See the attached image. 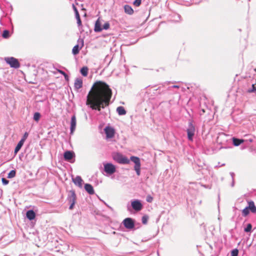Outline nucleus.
<instances>
[{"mask_svg": "<svg viewBox=\"0 0 256 256\" xmlns=\"http://www.w3.org/2000/svg\"><path fill=\"white\" fill-rule=\"evenodd\" d=\"M130 160L134 163V170L136 174L139 176L140 174V161L139 158L135 156H132L130 158Z\"/></svg>", "mask_w": 256, "mask_h": 256, "instance_id": "obj_5", "label": "nucleus"}, {"mask_svg": "<svg viewBox=\"0 0 256 256\" xmlns=\"http://www.w3.org/2000/svg\"><path fill=\"white\" fill-rule=\"evenodd\" d=\"M230 175L232 176V180H234V174L233 172H230Z\"/></svg>", "mask_w": 256, "mask_h": 256, "instance_id": "obj_44", "label": "nucleus"}, {"mask_svg": "<svg viewBox=\"0 0 256 256\" xmlns=\"http://www.w3.org/2000/svg\"><path fill=\"white\" fill-rule=\"evenodd\" d=\"M88 68L87 67H83L80 70V73L81 74L86 76L88 75Z\"/></svg>", "mask_w": 256, "mask_h": 256, "instance_id": "obj_26", "label": "nucleus"}, {"mask_svg": "<svg viewBox=\"0 0 256 256\" xmlns=\"http://www.w3.org/2000/svg\"><path fill=\"white\" fill-rule=\"evenodd\" d=\"M124 12L128 14H132L134 13V10L128 4H126L124 6Z\"/></svg>", "mask_w": 256, "mask_h": 256, "instance_id": "obj_22", "label": "nucleus"}, {"mask_svg": "<svg viewBox=\"0 0 256 256\" xmlns=\"http://www.w3.org/2000/svg\"><path fill=\"white\" fill-rule=\"evenodd\" d=\"M246 148V145H242V146H240V149L241 150H244V149H245V148Z\"/></svg>", "mask_w": 256, "mask_h": 256, "instance_id": "obj_45", "label": "nucleus"}, {"mask_svg": "<svg viewBox=\"0 0 256 256\" xmlns=\"http://www.w3.org/2000/svg\"><path fill=\"white\" fill-rule=\"evenodd\" d=\"M2 36L4 38H8L10 36V32L8 30H4Z\"/></svg>", "mask_w": 256, "mask_h": 256, "instance_id": "obj_31", "label": "nucleus"}, {"mask_svg": "<svg viewBox=\"0 0 256 256\" xmlns=\"http://www.w3.org/2000/svg\"><path fill=\"white\" fill-rule=\"evenodd\" d=\"M249 151L252 154L256 155V148L254 147V145H252L249 148Z\"/></svg>", "mask_w": 256, "mask_h": 256, "instance_id": "obj_30", "label": "nucleus"}, {"mask_svg": "<svg viewBox=\"0 0 256 256\" xmlns=\"http://www.w3.org/2000/svg\"><path fill=\"white\" fill-rule=\"evenodd\" d=\"M186 132L188 140L190 141H192L193 137L195 134L196 128L192 121L188 123V126L186 130Z\"/></svg>", "mask_w": 256, "mask_h": 256, "instance_id": "obj_6", "label": "nucleus"}, {"mask_svg": "<svg viewBox=\"0 0 256 256\" xmlns=\"http://www.w3.org/2000/svg\"><path fill=\"white\" fill-rule=\"evenodd\" d=\"M148 216H146V215L144 216L142 218V224H146L148 222Z\"/></svg>", "mask_w": 256, "mask_h": 256, "instance_id": "obj_35", "label": "nucleus"}, {"mask_svg": "<svg viewBox=\"0 0 256 256\" xmlns=\"http://www.w3.org/2000/svg\"><path fill=\"white\" fill-rule=\"evenodd\" d=\"M112 158L115 161L120 164H128L130 163V160L118 152L114 153L112 154Z\"/></svg>", "mask_w": 256, "mask_h": 256, "instance_id": "obj_3", "label": "nucleus"}, {"mask_svg": "<svg viewBox=\"0 0 256 256\" xmlns=\"http://www.w3.org/2000/svg\"><path fill=\"white\" fill-rule=\"evenodd\" d=\"M104 130L106 138H112L114 136V130L113 128L110 126H106Z\"/></svg>", "mask_w": 256, "mask_h": 256, "instance_id": "obj_12", "label": "nucleus"}, {"mask_svg": "<svg viewBox=\"0 0 256 256\" xmlns=\"http://www.w3.org/2000/svg\"><path fill=\"white\" fill-rule=\"evenodd\" d=\"M84 189L90 194H93L94 193V188L90 184H84Z\"/></svg>", "mask_w": 256, "mask_h": 256, "instance_id": "obj_17", "label": "nucleus"}, {"mask_svg": "<svg viewBox=\"0 0 256 256\" xmlns=\"http://www.w3.org/2000/svg\"><path fill=\"white\" fill-rule=\"evenodd\" d=\"M74 88L76 90H78L82 86V80L80 78H76L74 81Z\"/></svg>", "mask_w": 256, "mask_h": 256, "instance_id": "obj_18", "label": "nucleus"}, {"mask_svg": "<svg viewBox=\"0 0 256 256\" xmlns=\"http://www.w3.org/2000/svg\"><path fill=\"white\" fill-rule=\"evenodd\" d=\"M102 28L101 27L100 22L99 20V19H98L95 23L94 30L96 32H100L102 31Z\"/></svg>", "mask_w": 256, "mask_h": 256, "instance_id": "obj_19", "label": "nucleus"}, {"mask_svg": "<svg viewBox=\"0 0 256 256\" xmlns=\"http://www.w3.org/2000/svg\"><path fill=\"white\" fill-rule=\"evenodd\" d=\"M116 112L120 116L124 115L126 114V111L124 110V108L122 106H120L117 108Z\"/></svg>", "mask_w": 256, "mask_h": 256, "instance_id": "obj_24", "label": "nucleus"}, {"mask_svg": "<svg viewBox=\"0 0 256 256\" xmlns=\"http://www.w3.org/2000/svg\"><path fill=\"white\" fill-rule=\"evenodd\" d=\"M5 60L12 68H18L20 66L18 60L14 57L6 58H5Z\"/></svg>", "mask_w": 256, "mask_h": 256, "instance_id": "obj_7", "label": "nucleus"}, {"mask_svg": "<svg viewBox=\"0 0 256 256\" xmlns=\"http://www.w3.org/2000/svg\"><path fill=\"white\" fill-rule=\"evenodd\" d=\"M172 88H179V86H177V85H174L172 86Z\"/></svg>", "mask_w": 256, "mask_h": 256, "instance_id": "obj_48", "label": "nucleus"}, {"mask_svg": "<svg viewBox=\"0 0 256 256\" xmlns=\"http://www.w3.org/2000/svg\"><path fill=\"white\" fill-rule=\"evenodd\" d=\"M26 218L30 220H33L36 218V213L33 210H28L26 213Z\"/></svg>", "mask_w": 256, "mask_h": 256, "instance_id": "obj_16", "label": "nucleus"}, {"mask_svg": "<svg viewBox=\"0 0 256 256\" xmlns=\"http://www.w3.org/2000/svg\"><path fill=\"white\" fill-rule=\"evenodd\" d=\"M76 20H80V16L78 17V18H76Z\"/></svg>", "mask_w": 256, "mask_h": 256, "instance_id": "obj_51", "label": "nucleus"}, {"mask_svg": "<svg viewBox=\"0 0 256 256\" xmlns=\"http://www.w3.org/2000/svg\"><path fill=\"white\" fill-rule=\"evenodd\" d=\"M58 72L60 74H62L63 76H64L66 78H68V75L66 74V73L64 72L61 70H59Z\"/></svg>", "mask_w": 256, "mask_h": 256, "instance_id": "obj_41", "label": "nucleus"}, {"mask_svg": "<svg viewBox=\"0 0 256 256\" xmlns=\"http://www.w3.org/2000/svg\"><path fill=\"white\" fill-rule=\"evenodd\" d=\"M250 210L252 213L256 212V206L254 205V202L253 201H250L248 202V206H247Z\"/></svg>", "mask_w": 256, "mask_h": 256, "instance_id": "obj_21", "label": "nucleus"}, {"mask_svg": "<svg viewBox=\"0 0 256 256\" xmlns=\"http://www.w3.org/2000/svg\"><path fill=\"white\" fill-rule=\"evenodd\" d=\"M153 200V198L150 195H148L146 196V200L148 202H152Z\"/></svg>", "mask_w": 256, "mask_h": 256, "instance_id": "obj_39", "label": "nucleus"}, {"mask_svg": "<svg viewBox=\"0 0 256 256\" xmlns=\"http://www.w3.org/2000/svg\"><path fill=\"white\" fill-rule=\"evenodd\" d=\"M218 219L219 220H221V218L220 217L218 218Z\"/></svg>", "mask_w": 256, "mask_h": 256, "instance_id": "obj_53", "label": "nucleus"}, {"mask_svg": "<svg viewBox=\"0 0 256 256\" xmlns=\"http://www.w3.org/2000/svg\"><path fill=\"white\" fill-rule=\"evenodd\" d=\"M250 142H252L251 139H250Z\"/></svg>", "mask_w": 256, "mask_h": 256, "instance_id": "obj_55", "label": "nucleus"}, {"mask_svg": "<svg viewBox=\"0 0 256 256\" xmlns=\"http://www.w3.org/2000/svg\"><path fill=\"white\" fill-rule=\"evenodd\" d=\"M248 92L250 93L256 92V86L254 84H252V88L248 90Z\"/></svg>", "mask_w": 256, "mask_h": 256, "instance_id": "obj_33", "label": "nucleus"}, {"mask_svg": "<svg viewBox=\"0 0 256 256\" xmlns=\"http://www.w3.org/2000/svg\"><path fill=\"white\" fill-rule=\"evenodd\" d=\"M141 2H142V0H135L133 4L134 6H140V4H141Z\"/></svg>", "mask_w": 256, "mask_h": 256, "instance_id": "obj_36", "label": "nucleus"}, {"mask_svg": "<svg viewBox=\"0 0 256 256\" xmlns=\"http://www.w3.org/2000/svg\"><path fill=\"white\" fill-rule=\"evenodd\" d=\"M75 15H76V18L80 16L78 12H76L75 14Z\"/></svg>", "mask_w": 256, "mask_h": 256, "instance_id": "obj_47", "label": "nucleus"}, {"mask_svg": "<svg viewBox=\"0 0 256 256\" xmlns=\"http://www.w3.org/2000/svg\"><path fill=\"white\" fill-rule=\"evenodd\" d=\"M72 182L79 188H82L83 180L80 176H77L75 178H72Z\"/></svg>", "mask_w": 256, "mask_h": 256, "instance_id": "obj_15", "label": "nucleus"}, {"mask_svg": "<svg viewBox=\"0 0 256 256\" xmlns=\"http://www.w3.org/2000/svg\"><path fill=\"white\" fill-rule=\"evenodd\" d=\"M76 20H77V24H78V26H82V22H81L80 19Z\"/></svg>", "mask_w": 256, "mask_h": 256, "instance_id": "obj_43", "label": "nucleus"}, {"mask_svg": "<svg viewBox=\"0 0 256 256\" xmlns=\"http://www.w3.org/2000/svg\"><path fill=\"white\" fill-rule=\"evenodd\" d=\"M198 166L199 168H202L199 169L198 170H201L202 174V175H204V176H208V174H209V175L211 176H212V174L211 173L210 167L206 166V168H203L202 166H200L199 165H198Z\"/></svg>", "mask_w": 256, "mask_h": 256, "instance_id": "obj_13", "label": "nucleus"}, {"mask_svg": "<svg viewBox=\"0 0 256 256\" xmlns=\"http://www.w3.org/2000/svg\"><path fill=\"white\" fill-rule=\"evenodd\" d=\"M2 182L4 185H6L9 182V181L8 180H6V178H2Z\"/></svg>", "mask_w": 256, "mask_h": 256, "instance_id": "obj_40", "label": "nucleus"}, {"mask_svg": "<svg viewBox=\"0 0 256 256\" xmlns=\"http://www.w3.org/2000/svg\"><path fill=\"white\" fill-rule=\"evenodd\" d=\"M238 250L237 248H234L231 251V256H238Z\"/></svg>", "mask_w": 256, "mask_h": 256, "instance_id": "obj_34", "label": "nucleus"}, {"mask_svg": "<svg viewBox=\"0 0 256 256\" xmlns=\"http://www.w3.org/2000/svg\"><path fill=\"white\" fill-rule=\"evenodd\" d=\"M252 228V226L250 224H248L244 228V231L246 232H250Z\"/></svg>", "mask_w": 256, "mask_h": 256, "instance_id": "obj_32", "label": "nucleus"}, {"mask_svg": "<svg viewBox=\"0 0 256 256\" xmlns=\"http://www.w3.org/2000/svg\"><path fill=\"white\" fill-rule=\"evenodd\" d=\"M81 42H82V46H80V48H79V46L78 44L76 45L73 48L72 52L74 54L76 55V54H78V52H80V50L82 47V46L84 45V41H83V40H81Z\"/></svg>", "mask_w": 256, "mask_h": 256, "instance_id": "obj_20", "label": "nucleus"}, {"mask_svg": "<svg viewBox=\"0 0 256 256\" xmlns=\"http://www.w3.org/2000/svg\"><path fill=\"white\" fill-rule=\"evenodd\" d=\"M128 210L129 211L130 210V207L128 206Z\"/></svg>", "mask_w": 256, "mask_h": 256, "instance_id": "obj_50", "label": "nucleus"}, {"mask_svg": "<svg viewBox=\"0 0 256 256\" xmlns=\"http://www.w3.org/2000/svg\"><path fill=\"white\" fill-rule=\"evenodd\" d=\"M231 146H223L222 145H202V149L206 154H212L221 149L231 148Z\"/></svg>", "mask_w": 256, "mask_h": 256, "instance_id": "obj_2", "label": "nucleus"}, {"mask_svg": "<svg viewBox=\"0 0 256 256\" xmlns=\"http://www.w3.org/2000/svg\"><path fill=\"white\" fill-rule=\"evenodd\" d=\"M76 196L74 190H70L69 191L67 200L70 204L69 209L72 210L76 204Z\"/></svg>", "mask_w": 256, "mask_h": 256, "instance_id": "obj_4", "label": "nucleus"}, {"mask_svg": "<svg viewBox=\"0 0 256 256\" xmlns=\"http://www.w3.org/2000/svg\"><path fill=\"white\" fill-rule=\"evenodd\" d=\"M122 224L124 227L128 230H132L134 227V220L130 218H127L124 219Z\"/></svg>", "mask_w": 256, "mask_h": 256, "instance_id": "obj_10", "label": "nucleus"}, {"mask_svg": "<svg viewBox=\"0 0 256 256\" xmlns=\"http://www.w3.org/2000/svg\"><path fill=\"white\" fill-rule=\"evenodd\" d=\"M235 146H238L239 145H238V144H236V145H234Z\"/></svg>", "mask_w": 256, "mask_h": 256, "instance_id": "obj_56", "label": "nucleus"}, {"mask_svg": "<svg viewBox=\"0 0 256 256\" xmlns=\"http://www.w3.org/2000/svg\"><path fill=\"white\" fill-rule=\"evenodd\" d=\"M76 117L75 115H73L71 118V120H70V134H73L74 131L76 130Z\"/></svg>", "mask_w": 256, "mask_h": 256, "instance_id": "obj_14", "label": "nucleus"}, {"mask_svg": "<svg viewBox=\"0 0 256 256\" xmlns=\"http://www.w3.org/2000/svg\"><path fill=\"white\" fill-rule=\"evenodd\" d=\"M16 174V171L14 170H11L8 174L7 178H14Z\"/></svg>", "mask_w": 256, "mask_h": 256, "instance_id": "obj_25", "label": "nucleus"}, {"mask_svg": "<svg viewBox=\"0 0 256 256\" xmlns=\"http://www.w3.org/2000/svg\"><path fill=\"white\" fill-rule=\"evenodd\" d=\"M28 133L26 132L23 136V138H22V140L18 142V144H23L24 142V140L28 136Z\"/></svg>", "mask_w": 256, "mask_h": 256, "instance_id": "obj_28", "label": "nucleus"}, {"mask_svg": "<svg viewBox=\"0 0 256 256\" xmlns=\"http://www.w3.org/2000/svg\"><path fill=\"white\" fill-rule=\"evenodd\" d=\"M225 166V164H222L220 166V162H218V165H216V166H214V168H219V167H220V166Z\"/></svg>", "mask_w": 256, "mask_h": 256, "instance_id": "obj_42", "label": "nucleus"}, {"mask_svg": "<svg viewBox=\"0 0 256 256\" xmlns=\"http://www.w3.org/2000/svg\"><path fill=\"white\" fill-rule=\"evenodd\" d=\"M110 28V24L108 22H106L104 23V24L103 26V27L102 28V30H107Z\"/></svg>", "mask_w": 256, "mask_h": 256, "instance_id": "obj_38", "label": "nucleus"}, {"mask_svg": "<svg viewBox=\"0 0 256 256\" xmlns=\"http://www.w3.org/2000/svg\"><path fill=\"white\" fill-rule=\"evenodd\" d=\"M40 118V114L38 112H36L34 114V120L36 122H38Z\"/></svg>", "mask_w": 256, "mask_h": 256, "instance_id": "obj_27", "label": "nucleus"}, {"mask_svg": "<svg viewBox=\"0 0 256 256\" xmlns=\"http://www.w3.org/2000/svg\"><path fill=\"white\" fill-rule=\"evenodd\" d=\"M203 164H204V166H206V168L207 166H206L205 164H204V163H203Z\"/></svg>", "mask_w": 256, "mask_h": 256, "instance_id": "obj_54", "label": "nucleus"}, {"mask_svg": "<svg viewBox=\"0 0 256 256\" xmlns=\"http://www.w3.org/2000/svg\"><path fill=\"white\" fill-rule=\"evenodd\" d=\"M75 154L72 150H66L64 154L65 160L72 163L74 162Z\"/></svg>", "mask_w": 256, "mask_h": 256, "instance_id": "obj_8", "label": "nucleus"}, {"mask_svg": "<svg viewBox=\"0 0 256 256\" xmlns=\"http://www.w3.org/2000/svg\"><path fill=\"white\" fill-rule=\"evenodd\" d=\"M234 180H232V186H234Z\"/></svg>", "mask_w": 256, "mask_h": 256, "instance_id": "obj_49", "label": "nucleus"}, {"mask_svg": "<svg viewBox=\"0 0 256 256\" xmlns=\"http://www.w3.org/2000/svg\"><path fill=\"white\" fill-rule=\"evenodd\" d=\"M73 8H74L75 14L76 12H78L74 4H73Z\"/></svg>", "mask_w": 256, "mask_h": 256, "instance_id": "obj_46", "label": "nucleus"}, {"mask_svg": "<svg viewBox=\"0 0 256 256\" xmlns=\"http://www.w3.org/2000/svg\"><path fill=\"white\" fill-rule=\"evenodd\" d=\"M22 145H16V146L14 150V154L16 155L18 152L22 148Z\"/></svg>", "mask_w": 256, "mask_h": 256, "instance_id": "obj_37", "label": "nucleus"}, {"mask_svg": "<svg viewBox=\"0 0 256 256\" xmlns=\"http://www.w3.org/2000/svg\"><path fill=\"white\" fill-rule=\"evenodd\" d=\"M232 142H233L232 144H242V143L246 142H247V140H246L239 139V138H232Z\"/></svg>", "mask_w": 256, "mask_h": 256, "instance_id": "obj_23", "label": "nucleus"}, {"mask_svg": "<svg viewBox=\"0 0 256 256\" xmlns=\"http://www.w3.org/2000/svg\"><path fill=\"white\" fill-rule=\"evenodd\" d=\"M131 206L136 212H139L142 208L143 206L138 200H134L131 201Z\"/></svg>", "mask_w": 256, "mask_h": 256, "instance_id": "obj_11", "label": "nucleus"}, {"mask_svg": "<svg viewBox=\"0 0 256 256\" xmlns=\"http://www.w3.org/2000/svg\"><path fill=\"white\" fill-rule=\"evenodd\" d=\"M104 170L108 174H112L116 171V168L112 163H106L104 164Z\"/></svg>", "mask_w": 256, "mask_h": 256, "instance_id": "obj_9", "label": "nucleus"}, {"mask_svg": "<svg viewBox=\"0 0 256 256\" xmlns=\"http://www.w3.org/2000/svg\"><path fill=\"white\" fill-rule=\"evenodd\" d=\"M249 213H250V210L248 207L245 208L242 210V214L244 216H247L249 214Z\"/></svg>", "mask_w": 256, "mask_h": 256, "instance_id": "obj_29", "label": "nucleus"}, {"mask_svg": "<svg viewBox=\"0 0 256 256\" xmlns=\"http://www.w3.org/2000/svg\"><path fill=\"white\" fill-rule=\"evenodd\" d=\"M112 95V90L106 83L96 82L86 96V104L92 110L100 112L101 108L109 105Z\"/></svg>", "mask_w": 256, "mask_h": 256, "instance_id": "obj_1", "label": "nucleus"}, {"mask_svg": "<svg viewBox=\"0 0 256 256\" xmlns=\"http://www.w3.org/2000/svg\"><path fill=\"white\" fill-rule=\"evenodd\" d=\"M190 184L194 185V184H195L194 183H191Z\"/></svg>", "mask_w": 256, "mask_h": 256, "instance_id": "obj_52", "label": "nucleus"}]
</instances>
